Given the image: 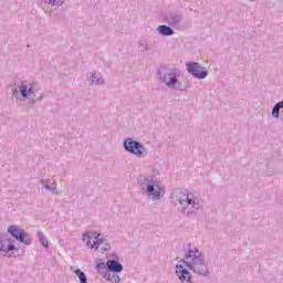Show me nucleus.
I'll list each match as a JSON object with an SVG mask.
<instances>
[{"label": "nucleus", "mask_w": 283, "mask_h": 283, "mask_svg": "<svg viewBox=\"0 0 283 283\" xmlns=\"http://www.w3.org/2000/svg\"><path fill=\"white\" fill-rule=\"evenodd\" d=\"M188 269H193L196 273H207L205 256L198 250H190L185 261H180L176 266V273L181 282H191V273Z\"/></svg>", "instance_id": "1"}, {"label": "nucleus", "mask_w": 283, "mask_h": 283, "mask_svg": "<svg viewBox=\"0 0 283 283\" xmlns=\"http://www.w3.org/2000/svg\"><path fill=\"white\" fill-rule=\"evenodd\" d=\"M82 240L88 249H94L101 253H105V251H109L111 249L109 243L98 232H86L83 234Z\"/></svg>", "instance_id": "2"}, {"label": "nucleus", "mask_w": 283, "mask_h": 283, "mask_svg": "<svg viewBox=\"0 0 283 283\" xmlns=\"http://www.w3.org/2000/svg\"><path fill=\"white\" fill-rule=\"evenodd\" d=\"M8 233H11L13 238L19 240V242H22L23 244H31L32 239H30V235L25 234V231H23L18 226H10L8 229Z\"/></svg>", "instance_id": "3"}, {"label": "nucleus", "mask_w": 283, "mask_h": 283, "mask_svg": "<svg viewBox=\"0 0 283 283\" xmlns=\"http://www.w3.org/2000/svg\"><path fill=\"white\" fill-rule=\"evenodd\" d=\"M124 147L126 151H129L135 156H143V154H145V147L140 145V143L133 140L130 138L124 143Z\"/></svg>", "instance_id": "4"}, {"label": "nucleus", "mask_w": 283, "mask_h": 283, "mask_svg": "<svg viewBox=\"0 0 283 283\" xmlns=\"http://www.w3.org/2000/svg\"><path fill=\"white\" fill-rule=\"evenodd\" d=\"M189 74H192V76H196V78H207V71L201 67L198 63H188L187 64Z\"/></svg>", "instance_id": "5"}, {"label": "nucleus", "mask_w": 283, "mask_h": 283, "mask_svg": "<svg viewBox=\"0 0 283 283\" xmlns=\"http://www.w3.org/2000/svg\"><path fill=\"white\" fill-rule=\"evenodd\" d=\"M10 251H17L12 240L8 239V235L0 237V253H10Z\"/></svg>", "instance_id": "6"}, {"label": "nucleus", "mask_w": 283, "mask_h": 283, "mask_svg": "<svg viewBox=\"0 0 283 283\" xmlns=\"http://www.w3.org/2000/svg\"><path fill=\"white\" fill-rule=\"evenodd\" d=\"M146 191L154 200H158L163 196L164 190L158 185H148Z\"/></svg>", "instance_id": "7"}, {"label": "nucleus", "mask_w": 283, "mask_h": 283, "mask_svg": "<svg viewBox=\"0 0 283 283\" xmlns=\"http://www.w3.org/2000/svg\"><path fill=\"white\" fill-rule=\"evenodd\" d=\"M106 266L108 270H111L113 273H120L123 271V264H120L116 260H108L106 262Z\"/></svg>", "instance_id": "8"}, {"label": "nucleus", "mask_w": 283, "mask_h": 283, "mask_svg": "<svg viewBox=\"0 0 283 283\" xmlns=\"http://www.w3.org/2000/svg\"><path fill=\"white\" fill-rule=\"evenodd\" d=\"M167 87H176V85L178 84V80L176 78V74L175 73H170L168 74L165 78H164Z\"/></svg>", "instance_id": "9"}, {"label": "nucleus", "mask_w": 283, "mask_h": 283, "mask_svg": "<svg viewBox=\"0 0 283 283\" xmlns=\"http://www.w3.org/2000/svg\"><path fill=\"white\" fill-rule=\"evenodd\" d=\"M180 205H196V200L189 197V193L185 192L179 197Z\"/></svg>", "instance_id": "10"}, {"label": "nucleus", "mask_w": 283, "mask_h": 283, "mask_svg": "<svg viewBox=\"0 0 283 283\" xmlns=\"http://www.w3.org/2000/svg\"><path fill=\"white\" fill-rule=\"evenodd\" d=\"M157 30L163 36H171V34H174V30L167 25H159Z\"/></svg>", "instance_id": "11"}, {"label": "nucleus", "mask_w": 283, "mask_h": 283, "mask_svg": "<svg viewBox=\"0 0 283 283\" xmlns=\"http://www.w3.org/2000/svg\"><path fill=\"white\" fill-rule=\"evenodd\" d=\"M20 92L23 98H32V96H34L32 88H28V86H24V85L20 86Z\"/></svg>", "instance_id": "12"}, {"label": "nucleus", "mask_w": 283, "mask_h": 283, "mask_svg": "<svg viewBox=\"0 0 283 283\" xmlns=\"http://www.w3.org/2000/svg\"><path fill=\"white\" fill-rule=\"evenodd\" d=\"M75 275L78 277L80 283H87V276L81 270L74 271Z\"/></svg>", "instance_id": "13"}, {"label": "nucleus", "mask_w": 283, "mask_h": 283, "mask_svg": "<svg viewBox=\"0 0 283 283\" xmlns=\"http://www.w3.org/2000/svg\"><path fill=\"white\" fill-rule=\"evenodd\" d=\"M39 238L41 243L45 247V249H48L49 244H48V239H45V237L43 235V233H39Z\"/></svg>", "instance_id": "14"}, {"label": "nucleus", "mask_w": 283, "mask_h": 283, "mask_svg": "<svg viewBox=\"0 0 283 283\" xmlns=\"http://www.w3.org/2000/svg\"><path fill=\"white\" fill-rule=\"evenodd\" d=\"M272 116H274V118H280V107L277 105L274 106Z\"/></svg>", "instance_id": "15"}, {"label": "nucleus", "mask_w": 283, "mask_h": 283, "mask_svg": "<svg viewBox=\"0 0 283 283\" xmlns=\"http://www.w3.org/2000/svg\"><path fill=\"white\" fill-rule=\"evenodd\" d=\"M279 109H283V102H279L277 104Z\"/></svg>", "instance_id": "16"}]
</instances>
